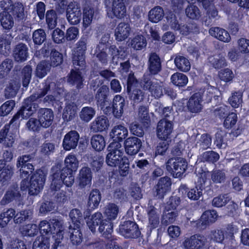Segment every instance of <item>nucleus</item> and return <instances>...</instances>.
Listing matches in <instances>:
<instances>
[{"instance_id":"6ab92c4d","label":"nucleus","mask_w":249,"mask_h":249,"mask_svg":"<svg viewBox=\"0 0 249 249\" xmlns=\"http://www.w3.org/2000/svg\"><path fill=\"white\" fill-rule=\"evenodd\" d=\"M172 185L171 179L168 177L160 178L156 185V196L162 199L165 195L170 191Z\"/></svg>"},{"instance_id":"7ed1b4c3","label":"nucleus","mask_w":249,"mask_h":249,"mask_svg":"<svg viewBox=\"0 0 249 249\" xmlns=\"http://www.w3.org/2000/svg\"><path fill=\"white\" fill-rule=\"evenodd\" d=\"M121 144L118 142H110L107 147L108 154L106 161L107 165L111 167H118V170H113L109 176V180L113 185L122 183L123 177H126L130 171L129 160L124 156Z\"/></svg>"},{"instance_id":"a18cd8bd","label":"nucleus","mask_w":249,"mask_h":249,"mask_svg":"<svg viewBox=\"0 0 249 249\" xmlns=\"http://www.w3.org/2000/svg\"><path fill=\"white\" fill-rule=\"evenodd\" d=\"M14 174V168L10 165L4 166L0 173V182L3 185L9 182Z\"/></svg>"},{"instance_id":"aec40b11","label":"nucleus","mask_w":249,"mask_h":249,"mask_svg":"<svg viewBox=\"0 0 249 249\" xmlns=\"http://www.w3.org/2000/svg\"><path fill=\"white\" fill-rule=\"evenodd\" d=\"M206 239L202 235L195 234L192 235L184 242V246L187 249H200L206 244Z\"/></svg>"},{"instance_id":"8fccbe9b","label":"nucleus","mask_w":249,"mask_h":249,"mask_svg":"<svg viewBox=\"0 0 249 249\" xmlns=\"http://www.w3.org/2000/svg\"><path fill=\"white\" fill-rule=\"evenodd\" d=\"M238 120L237 114L235 112H230L224 119L223 126L226 129H231L235 126Z\"/></svg>"},{"instance_id":"39448f33","label":"nucleus","mask_w":249,"mask_h":249,"mask_svg":"<svg viewBox=\"0 0 249 249\" xmlns=\"http://www.w3.org/2000/svg\"><path fill=\"white\" fill-rule=\"evenodd\" d=\"M40 235L33 242L32 249H49L50 237H55V235L61 236L63 231L60 222L56 218L42 220L38 226Z\"/></svg>"},{"instance_id":"c756f323","label":"nucleus","mask_w":249,"mask_h":249,"mask_svg":"<svg viewBox=\"0 0 249 249\" xmlns=\"http://www.w3.org/2000/svg\"><path fill=\"white\" fill-rule=\"evenodd\" d=\"M202 97L199 92L194 93L189 98L187 107L188 110L192 113L199 112L202 107L200 104Z\"/></svg>"},{"instance_id":"052dcab7","label":"nucleus","mask_w":249,"mask_h":249,"mask_svg":"<svg viewBox=\"0 0 249 249\" xmlns=\"http://www.w3.org/2000/svg\"><path fill=\"white\" fill-rule=\"evenodd\" d=\"M181 202V199L179 196H171L168 201L166 202L165 210L166 212L173 210L172 211H175L178 206L180 205Z\"/></svg>"},{"instance_id":"9d476101","label":"nucleus","mask_w":249,"mask_h":249,"mask_svg":"<svg viewBox=\"0 0 249 249\" xmlns=\"http://www.w3.org/2000/svg\"><path fill=\"white\" fill-rule=\"evenodd\" d=\"M1 7H9V13L18 21L23 20L25 18L24 8L19 2L13 3L11 0H3L1 2Z\"/></svg>"},{"instance_id":"f257e3e1","label":"nucleus","mask_w":249,"mask_h":249,"mask_svg":"<svg viewBox=\"0 0 249 249\" xmlns=\"http://www.w3.org/2000/svg\"><path fill=\"white\" fill-rule=\"evenodd\" d=\"M31 159L32 157L30 155L20 157L18 158L17 166L20 168V176L22 179L20 183L21 190H28L30 196H36L43 189L46 175L42 170L38 169L32 175L29 180L30 176L34 170V166L30 163Z\"/></svg>"},{"instance_id":"393cba45","label":"nucleus","mask_w":249,"mask_h":249,"mask_svg":"<svg viewBox=\"0 0 249 249\" xmlns=\"http://www.w3.org/2000/svg\"><path fill=\"white\" fill-rule=\"evenodd\" d=\"M111 18L118 19L124 18L126 13V8L124 0H113L111 7Z\"/></svg>"},{"instance_id":"3c124183","label":"nucleus","mask_w":249,"mask_h":249,"mask_svg":"<svg viewBox=\"0 0 249 249\" xmlns=\"http://www.w3.org/2000/svg\"><path fill=\"white\" fill-rule=\"evenodd\" d=\"M95 112V109L92 107H83L80 112V118L82 121L89 122L94 117Z\"/></svg>"},{"instance_id":"49530a36","label":"nucleus","mask_w":249,"mask_h":249,"mask_svg":"<svg viewBox=\"0 0 249 249\" xmlns=\"http://www.w3.org/2000/svg\"><path fill=\"white\" fill-rule=\"evenodd\" d=\"M51 66L49 63L45 60L40 61L37 65L36 69V75L39 78L45 77L50 71Z\"/></svg>"},{"instance_id":"bb28decb","label":"nucleus","mask_w":249,"mask_h":249,"mask_svg":"<svg viewBox=\"0 0 249 249\" xmlns=\"http://www.w3.org/2000/svg\"><path fill=\"white\" fill-rule=\"evenodd\" d=\"M28 48L27 45L23 43L17 44L13 51V56L15 60L18 62L25 61L28 56Z\"/></svg>"},{"instance_id":"7c9ffc66","label":"nucleus","mask_w":249,"mask_h":249,"mask_svg":"<svg viewBox=\"0 0 249 249\" xmlns=\"http://www.w3.org/2000/svg\"><path fill=\"white\" fill-rule=\"evenodd\" d=\"M125 105L124 99L121 95H116L113 100L112 104L113 116L117 119H120L124 112V107Z\"/></svg>"},{"instance_id":"680f3d73","label":"nucleus","mask_w":249,"mask_h":249,"mask_svg":"<svg viewBox=\"0 0 249 249\" xmlns=\"http://www.w3.org/2000/svg\"><path fill=\"white\" fill-rule=\"evenodd\" d=\"M187 17L192 19H198L200 17V11L196 5L190 4L185 9Z\"/></svg>"},{"instance_id":"423d86ee","label":"nucleus","mask_w":249,"mask_h":249,"mask_svg":"<svg viewBox=\"0 0 249 249\" xmlns=\"http://www.w3.org/2000/svg\"><path fill=\"white\" fill-rule=\"evenodd\" d=\"M43 85L39 92L34 93L24 100L20 109L10 120V124H17L20 118L21 120L27 119L36 112L38 107L37 100L45 96L51 89L49 82H45L43 83Z\"/></svg>"},{"instance_id":"f3484780","label":"nucleus","mask_w":249,"mask_h":249,"mask_svg":"<svg viewBox=\"0 0 249 249\" xmlns=\"http://www.w3.org/2000/svg\"><path fill=\"white\" fill-rule=\"evenodd\" d=\"M171 28L175 31H178L182 35L187 36L193 32L192 29L189 26L179 22L177 17L174 14L171 15L170 19L167 18Z\"/></svg>"},{"instance_id":"2eb2a0df","label":"nucleus","mask_w":249,"mask_h":249,"mask_svg":"<svg viewBox=\"0 0 249 249\" xmlns=\"http://www.w3.org/2000/svg\"><path fill=\"white\" fill-rule=\"evenodd\" d=\"M80 135L76 130H71L64 136L62 146L66 151L75 149L78 144Z\"/></svg>"},{"instance_id":"ddd939ff","label":"nucleus","mask_w":249,"mask_h":249,"mask_svg":"<svg viewBox=\"0 0 249 249\" xmlns=\"http://www.w3.org/2000/svg\"><path fill=\"white\" fill-rule=\"evenodd\" d=\"M67 18L71 25L79 24L82 18V11L79 4L73 2H70L66 12Z\"/></svg>"},{"instance_id":"f8f14e48","label":"nucleus","mask_w":249,"mask_h":249,"mask_svg":"<svg viewBox=\"0 0 249 249\" xmlns=\"http://www.w3.org/2000/svg\"><path fill=\"white\" fill-rule=\"evenodd\" d=\"M173 128L174 124L172 121L161 119L158 123L157 126V137L161 140L167 141V139H170Z\"/></svg>"},{"instance_id":"0eeeda50","label":"nucleus","mask_w":249,"mask_h":249,"mask_svg":"<svg viewBox=\"0 0 249 249\" xmlns=\"http://www.w3.org/2000/svg\"><path fill=\"white\" fill-rule=\"evenodd\" d=\"M87 224L92 232H95L96 227H98V231L103 237L108 240H112L113 223H110L109 221L106 219H104L101 213L96 212L92 214L90 220L87 222Z\"/></svg>"},{"instance_id":"2f4dec72","label":"nucleus","mask_w":249,"mask_h":249,"mask_svg":"<svg viewBox=\"0 0 249 249\" xmlns=\"http://www.w3.org/2000/svg\"><path fill=\"white\" fill-rule=\"evenodd\" d=\"M13 38L11 33L7 32L0 36V53L3 55L8 54L11 50V43Z\"/></svg>"},{"instance_id":"6e6552de","label":"nucleus","mask_w":249,"mask_h":249,"mask_svg":"<svg viewBox=\"0 0 249 249\" xmlns=\"http://www.w3.org/2000/svg\"><path fill=\"white\" fill-rule=\"evenodd\" d=\"M72 224L69 227L70 239L73 245L78 246L83 241V234L81 231L80 225L83 222V217L80 210L78 209H72L69 213Z\"/></svg>"},{"instance_id":"79ce46f5","label":"nucleus","mask_w":249,"mask_h":249,"mask_svg":"<svg viewBox=\"0 0 249 249\" xmlns=\"http://www.w3.org/2000/svg\"><path fill=\"white\" fill-rule=\"evenodd\" d=\"M174 62L178 70L181 71H188L191 68L189 60L182 55H178L176 57Z\"/></svg>"},{"instance_id":"dca6fc26","label":"nucleus","mask_w":249,"mask_h":249,"mask_svg":"<svg viewBox=\"0 0 249 249\" xmlns=\"http://www.w3.org/2000/svg\"><path fill=\"white\" fill-rule=\"evenodd\" d=\"M92 173L91 169L87 166L82 167L80 170L77 178L78 186L80 189H84L91 184Z\"/></svg>"},{"instance_id":"e433bc0d","label":"nucleus","mask_w":249,"mask_h":249,"mask_svg":"<svg viewBox=\"0 0 249 249\" xmlns=\"http://www.w3.org/2000/svg\"><path fill=\"white\" fill-rule=\"evenodd\" d=\"M82 14H83V26L86 28L92 22L94 14V9L89 5H86L83 7Z\"/></svg>"},{"instance_id":"72a5a7b5","label":"nucleus","mask_w":249,"mask_h":249,"mask_svg":"<svg viewBox=\"0 0 249 249\" xmlns=\"http://www.w3.org/2000/svg\"><path fill=\"white\" fill-rule=\"evenodd\" d=\"M101 200V194L97 189H92L90 191L87 203L88 207L91 210L97 209Z\"/></svg>"},{"instance_id":"4be33fe9","label":"nucleus","mask_w":249,"mask_h":249,"mask_svg":"<svg viewBox=\"0 0 249 249\" xmlns=\"http://www.w3.org/2000/svg\"><path fill=\"white\" fill-rule=\"evenodd\" d=\"M128 136V130L126 127L122 124L114 126L109 133L111 142L121 143Z\"/></svg>"},{"instance_id":"e2e57ef3","label":"nucleus","mask_w":249,"mask_h":249,"mask_svg":"<svg viewBox=\"0 0 249 249\" xmlns=\"http://www.w3.org/2000/svg\"><path fill=\"white\" fill-rule=\"evenodd\" d=\"M32 38L35 45H40L46 40V35L43 29H39L33 32Z\"/></svg>"},{"instance_id":"37998d69","label":"nucleus","mask_w":249,"mask_h":249,"mask_svg":"<svg viewBox=\"0 0 249 249\" xmlns=\"http://www.w3.org/2000/svg\"><path fill=\"white\" fill-rule=\"evenodd\" d=\"M119 213V208L114 203H109L105 211V215L106 219L109 221L110 223H113L112 220L115 219L117 217Z\"/></svg>"},{"instance_id":"603ef678","label":"nucleus","mask_w":249,"mask_h":249,"mask_svg":"<svg viewBox=\"0 0 249 249\" xmlns=\"http://www.w3.org/2000/svg\"><path fill=\"white\" fill-rule=\"evenodd\" d=\"M13 67V60L9 58L5 59L0 65V78L6 76Z\"/></svg>"},{"instance_id":"9b49d317","label":"nucleus","mask_w":249,"mask_h":249,"mask_svg":"<svg viewBox=\"0 0 249 249\" xmlns=\"http://www.w3.org/2000/svg\"><path fill=\"white\" fill-rule=\"evenodd\" d=\"M217 217L218 214L215 210H207L202 213L200 219L194 222L192 225L196 230H203L211 223H214Z\"/></svg>"},{"instance_id":"774afa93","label":"nucleus","mask_w":249,"mask_h":249,"mask_svg":"<svg viewBox=\"0 0 249 249\" xmlns=\"http://www.w3.org/2000/svg\"><path fill=\"white\" fill-rule=\"evenodd\" d=\"M139 115L141 123L144 128H148L150 124V118L148 110L144 107H142L139 112Z\"/></svg>"},{"instance_id":"58836bf2","label":"nucleus","mask_w":249,"mask_h":249,"mask_svg":"<svg viewBox=\"0 0 249 249\" xmlns=\"http://www.w3.org/2000/svg\"><path fill=\"white\" fill-rule=\"evenodd\" d=\"M54 9H50L46 11L45 19L47 26L50 29H53L57 25L58 15Z\"/></svg>"},{"instance_id":"338daca9","label":"nucleus","mask_w":249,"mask_h":249,"mask_svg":"<svg viewBox=\"0 0 249 249\" xmlns=\"http://www.w3.org/2000/svg\"><path fill=\"white\" fill-rule=\"evenodd\" d=\"M32 68L29 65L25 66L22 69V84L23 87L26 88L28 86L31 79Z\"/></svg>"},{"instance_id":"5fc2aeb1","label":"nucleus","mask_w":249,"mask_h":249,"mask_svg":"<svg viewBox=\"0 0 249 249\" xmlns=\"http://www.w3.org/2000/svg\"><path fill=\"white\" fill-rule=\"evenodd\" d=\"M131 100L134 103H139L142 102L144 98V93L140 89L136 88L130 90L127 92Z\"/></svg>"},{"instance_id":"4c0bfd02","label":"nucleus","mask_w":249,"mask_h":249,"mask_svg":"<svg viewBox=\"0 0 249 249\" xmlns=\"http://www.w3.org/2000/svg\"><path fill=\"white\" fill-rule=\"evenodd\" d=\"M163 16V8L160 6H157L148 12V20L152 22L157 23L162 19Z\"/></svg>"},{"instance_id":"13d9d810","label":"nucleus","mask_w":249,"mask_h":249,"mask_svg":"<svg viewBox=\"0 0 249 249\" xmlns=\"http://www.w3.org/2000/svg\"><path fill=\"white\" fill-rule=\"evenodd\" d=\"M175 158L169 159L166 162V169L167 172L171 176L174 178H178L180 177V173L177 171L176 167Z\"/></svg>"},{"instance_id":"a878e982","label":"nucleus","mask_w":249,"mask_h":249,"mask_svg":"<svg viewBox=\"0 0 249 249\" xmlns=\"http://www.w3.org/2000/svg\"><path fill=\"white\" fill-rule=\"evenodd\" d=\"M109 125L108 118L104 115H101L97 117L91 123L90 129L93 132H101L107 129Z\"/></svg>"},{"instance_id":"f03ea898","label":"nucleus","mask_w":249,"mask_h":249,"mask_svg":"<svg viewBox=\"0 0 249 249\" xmlns=\"http://www.w3.org/2000/svg\"><path fill=\"white\" fill-rule=\"evenodd\" d=\"M65 167L57 164L52 167V181L50 188L52 191H59L64 185L71 187L74 181V173L79 166V161L73 153L68 154L64 160Z\"/></svg>"},{"instance_id":"c85d7f7f","label":"nucleus","mask_w":249,"mask_h":249,"mask_svg":"<svg viewBox=\"0 0 249 249\" xmlns=\"http://www.w3.org/2000/svg\"><path fill=\"white\" fill-rule=\"evenodd\" d=\"M131 28L128 23L121 22L115 29V36L118 41H122L126 39L130 35Z\"/></svg>"},{"instance_id":"864d4df0","label":"nucleus","mask_w":249,"mask_h":249,"mask_svg":"<svg viewBox=\"0 0 249 249\" xmlns=\"http://www.w3.org/2000/svg\"><path fill=\"white\" fill-rule=\"evenodd\" d=\"M230 107L221 104L213 110V114L215 118L223 120L230 113Z\"/></svg>"},{"instance_id":"09e8293b","label":"nucleus","mask_w":249,"mask_h":249,"mask_svg":"<svg viewBox=\"0 0 249 249\" xmlns=\"http://www.w3.org/2000/svg\"><path fill=\"white\" fill-rule=\"evenodd\" d=\"M50 56L49 64L53 67L60 65L63 62V54L55 49L51 50Z\"/></svg>"},{"instance_id":"4d7b16f0","label":"nucleus","mask_w":249,"mask_h":249,"mask_svg":"<svg viewBox=\"0 0 249 249\" xmlns=\"http://www.w3.org/2000/svg\"><path fill=\"white\" fill-rule=\"evenodd\" d=\"M201 160L203 162L214 163L219 159V154L213 151H207L203 152L200 156Z\"/></svg>"},{"instance_id":"473e14b6","label":"nucleus","mask_w":249,"mask_h":249,"mask_svg":"<svg viewBox=\"0 0 249 249\" xmlns=\"http://www.w3.org/2000/svg\"><path fill=\"white\" fill-rule=\"evenodd\" d=\"M209 33L219 40L224 42H229L231 39L229 32L226 30L218 27H212L209 30Z\"/></svg>"},{"instance_id":"f704fd0d","label":"nucleus","mask_w":249,"mask_h":249,"mask_svg":"<svg viewBox=\"0 0 249 249\" xmlns=\"http://www.w3.org/2000/svg\"><path fill=\"white\" fill-rule=\"evenodd\" d=\"M108 92V87L105 85L100 87L97 91L95 98L97 105L100 106L101 108L104 107L105 103L107 101Z\"/></svg>"},{"instance_id":"20e7f679","label":"nucleus","mask_w":249,"mask_h":249,"mask_svg":"<svg viewBox=\"0 0 249 249\" xmlns=\"http://www.w3.org/2000/svg\"><path fill=\"white\" fill-rule=\"evenodd\" d=\"M87 44V38L83 36L76 44L72 56V62L75 70H71L67 77L68 83L72 86H75L78 89H81L83 87L84 79L80 71L86 68Z\"/></svg>"},{"instance_id":"0e129e2a","label":"nucleus","mask_w":249,"mask_h":249,"mask_svg":"<svg viewBox=\"0 0 249 249\" xmlns=\"http://www.w3.org/2000/svg\"><path fill=\"white\" fill-rule=\"evenodd\" d=\"M165 212L161 217V223L163 225L167 226L168 225L173 223L178 215V211H171L170 212Z\"/></svg>"},{"instance_id":"bf43d9fd","label":"nucleus","mask_w":249,"mask_h":249,"mask_svg":"<svg viewBox=\"0 0 249 249\" xmlns=\"http://www.w3.org/2000/svg\"><path fill=\"white\" fill-rule=\"evenodd\" d=\"M131 46L134 50H141L146 45V39L142 35H137L131 41Z\"/></svg>"},{"instance_id":"b1692460","label":"nucleus","mask_w":249,"mask_h":249,"mask_svg":"<svg viewBox=\"0 0 249 249\" xmlns=\"http://www.w3.org/2000/svg\"><path fill=\"white\" fill-rule=\"evenodd\" d=\"M148 217V225L147 234H151L152 231L157 228L160 224L159 215L157 212V209L153 205L148 207L147 210Z\"/></svg>"},{"instance_id":"ea45409f","label":"nucleus","mask_w":249,"mask_h":249,"mask_svg":"<svg viewBox=\"0 0 249 249\" xmlns=\"http://www.w3.org/2000/svg\"><path fill=\"white\" fill-rule=\"evenodd\" d=\"M16 211L14 209H8L5 212L0 214V225L1 227H5L12 220L15 222Z\"/></svg>"},{"instance_id":"de8ad7c7","label":"nucleus","mask_w":249,"mask_h":249,"mask_svg":"<svg viewBox=\"0 0 249 249\" xmlns=\"http://www.w3.org/2000/svg\"><path fill=\"white\" fill-rule=\"evenodd\" d=\"M20 231L24 237H34L38 232V226L35 224H28L20 228Z\"/></svg>"},{"instance_id":"6e6d98bb","label":"nucleus","mask_w":249,"mask_h":249,"mask_svg":"<svg viewBox=\"0 0 249 249\" xmlns=\"http://www.w3.org/2000/svg\"><path fill=\"white\" fill-rule=\"evenodd\" d=\"M33 215V211L31 210H24L19 213H16V218L15 223L16 224H21L23 222L31 218Z\"/></svg>"},{"instance_id":"4468645a","label":"nucleus","mask_w":249,"mask_h":249,"mask_svg":"<svg viewBox=\"0 0 249 249\" xmlns=\"http://www.w3.org/2000/svg\"><path fill=\"white\" fill-rule=\"evenodd\" d=\"M124 147L127 155L134 156L140 151L142 147V142L137 137H130L125 140Z\"/></svg>"},{"instance_id":"cd10ccee","label":"nucleus","mask_w":249,"mask_h":249,"mask_svg":"<svg viewBox=\"0 0 249 249\" xmlns=\"http://www.w3.org/2000/svg\"><path fill=\"white\" fill-rule=\"evenodd\" d=\"M3 11L0 13V22L3 29L9 32L13 27V17L9 13V7H1Z\"/></svg>"},{"instance_id":"69168bd1","label":"nucleus","mask_w":249,"mask_h":249,"mask_svg":"<svg viewBox=\"0 0 249 249\" xmlns=\"http://www.w3.org/2000/svg\"><path fill=\"white\" fill-rule=\"evenodd\" d=\"M154 76L150 73H145L140 80V85L145 90H149L155 83L152 80V76Z\"/></svg>"},{"instance_id":"a19ab883","label":"nucleus","mask_w":249,"mask_h":249,"mask_svg":"<svg viewBox=\"0 0 249 249\" xmlns=\"http://www.w3.org/2000/svg\"><path fill=\"white\" fill-rule=\"evenodd\" d=\"M90 143L92 148L99 152L103 150L106 146L105 138L100 134L93 135L91 137Z\"/></svg>"},{"instance_id":"412c9836","label":"nucleus","mask_w":249,"mask_h":249,"mask_svg":"<svg viewBox=\"0 0 249 249\" xmlns=\"http://www.w3.org/2000/svg\"><path fill=\"white\" fill-rule=\"evenodd\" d=\"M37 117L41 122V126L44 128L50 127L53 122L54 114L52 109L40 108L37 112Z\"/></svg>"},{"instance_id":"c9c22d12","label":"nucleus","mask_w":249,"mask_h":249,"mask_svg":"<svg viewBox=\"0 0 249 249\" xmlns=\"http://www.w3.org/2000/svg\"><path fill=\"white\" fill-rule=\"evenodd\" d=\"M171 81L174 85L181 88L186 86L188 82V78L185 74L177 72L172 75Z\"/></svg>"},{"instance_id":"5701e85b","label":"nucleus","mask_w":249,"mask_h":249,"mask_svg":"<svg viewBox=\"0 0 249 249\" xmlns=\"http://www.w3.org/2000/svg\"><path fill=\"white\" fill-rule=\"evenodd\" d=\"M20 197L21 194L18 184H13L6 191L0 203L2 205H5L14 200L19 199Z\"/></svg>"},{"instance_id":"c03bdc74","label":"nucleus","mask_w":249,"mask_h":249,"mask_svg":"<svg viewBox=\"0 0 249 249\" xmlns=\"http://www.w3.org/2000/svg\"><path fill=\"white\" fill-rule=\"evenodd\" d=\"M20 87V83L15 80H11L5 89V96L7 98L16 96Z\"/></svg>"},{"instance_id":"a211bd4d","label":"nucleus","mask_w":249,"mask_h":249,"mask_svg":"<svg viewBox=\"0 0 249 249\" xmlns=\"http://www.w3.org/2000/svg\"><path fill=\"white\" fill-rule=\"evenodd\" d=\"M147 64V71L152 75L158 74L162 70L160 58L156 53H151L150 54Z\"/></svg>"},{"instance_id":"1a4fd4ad","label":"nucleus","mask_w":249,"mask_h":249,"mask_svg":"<svg viewBox=\"0 0 249 249\" xmlns=\"http://www.w3.org/2000/svg\"><path fill=\"white\" fill-rule=\"evenodd\" d=\"M119 233L125 239H137L141 234L138 225L131 220L121 222L119 227Z\"/></svg>"}]
</instances>
